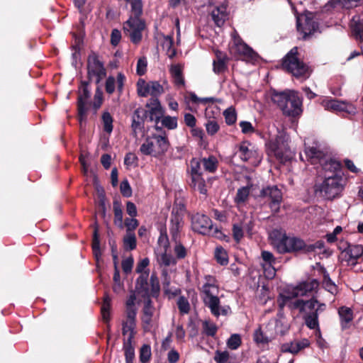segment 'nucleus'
Segmentation results:
<instances>
[{
    "mask_svg": "<svg viewBox=\"0 0 363 363\" xmlns=\"http://www.w3.org/2000/svg\"><path fill=\"white\" fill-rule=\"evenodd\" d=\"M152 138L155 140L156 154L157 155L164 154L169 147V142L165 133L163 135L153 134Z\"/></svg>",
    "mask_w": 363,
    "mask_h": 363,
    "instance_id": "nucleus-24",
    "label": "nucleus"
},
{
    "mask_svg": "<svg viewBox=\"0 0 363 363\" xmlns=\"http://www.w3.org/2000/svg\"><path fill=\"white\" fill-rule=\"evenodd\" d=\"M169 71L172 77L174 78V84L177 86H184L185 82L181 66L179 65H172Z\"/></svg>",
    "mask_w": 363,
    "mask_h": 363,
    "instance_id": "nucleus-37",
    "label": "nucleus"
},
{
    "mask_svg": "<svg viewBox=\"0 0 363 363\" xmlns=\"http://www.w3.org/2000/svg\"><path fill=\"white\" fill-rule=\"evenodd\" d=\"M162 125L168 130H174L177 128V118L170 116H163L160 119Z\"/></svg>",
    "mask_w": 363,
    "mask_h": 363,
    "instance_id": "nucleus-51",
    "label": "nucleus"
},
{
    "mask_svg": "<svg viewBox=\"0 0 363 363\" xmlns=\"http://www.w3.org/2000/svg\"><path fill=\"white\" fill-rule=\"evenodd\" d=\"M123 244L126 250H133L136 248L137 242L134 233H128L123 238Z\"/></svg>",
    "mask_w": 363,
    "mask_h": 363,
    "instance_id": "nucleus-52",
    "label": "nucleus"
},
{
    "mask_svg": "<svg viewBox=\"0 0 363 363\" xmlns=\"http://www.w3.org/2000/svg\"><path fill=\"white\" fill-rule=\"evenodd\" d=\"M91 247L93 254L96 257V258H98V257L101 255L100 249V236L99 233V228L96 224L94 226L93 232Z\"/></svg>",
    "mask_w": 363,
    "mask_h": 363,
    "instance_id": "nucleus-38",
    "label": "nucleus"
},
{
    "mask_svg": "<svg viewBox=\"0 0 363 363\" xmlns=\"http://www.w3.org/2000/svg\"><path fill=\"white\" fill-rule=\"evenodd\" d=\"M145 107L147 108V117L149 118V121L155 123H158L160 119L164 114V109L161 105V103L157 98H150L147 101Z\"/></svg>",
    "mask_w": 363,
    "mask_h": 363,
    "instance_id": "nucleus-15",
    "label": "nucleus"
},
{
    "mask_svg": "<svg viewBox=\"0 0 363 363\" xmlns=\"http://www.w3.org/2000/svg\"><path fill=\"white\" fill-rule=\"evenodd\" d=\"M281 67L296 79H306L311 74L309 66L300 59L298 48L296 46L292 48L282 58Z\"/></svg>",
    "mask_w": 363,
    "mask_h": 363,
    "instance_id": "nucleus-5",
    "label": "nucleus"
},
{
    "mask_svg": "<svg viewBox=\"0 0 363 363\" xmlns=\"http://www.w3.org/2000/svg\"><path fill=\"white\" fill-rule=\"evenodd\" d=\"M271 244L279 254L305 253L306 243L296 236H288L280 230H273L270 233Z\"/></svg>",
    "mask_w": 363,
    "mask_h": 363,
    "instance_id": "nucleus-2",
    "label": "nucleus"
},
{
    "mask_svg": "<svg viewBox=\"0 0 363 363\" xmlns=\"http://www.w3.org/2000/svg\"><path fill=\"white\" fill-rule=\"evenodd\" d=\"M177 306L181 314H187L190 311V304L188 299L184 296H180L177 300Z\"/></svg>",
    "mask_w": 363,
    "mask_h": 363,
    "instance_id": "nucleus-55",
    "label": "nucleus"
},
{
    "mask_svg": "<svg viewBox=\"0 0 363 363\" xmlns=\"http://www.w3.org/2000/svg\"><path fill=\"white\" fill-rule=\"evenodd\" d=\"M111 310V298L108 296H106L104 298L103 303L101 308V313L103 321L106 323V330L109 333L111 331V325L109 323L111 320L110 315Z\"/></svg>",
    "mask_w": 363,
    "mask_h": 363,
    "instance_id": "nucleus-27",
    "label": "nucleus"
},
{
    "mask_svg": "<svg viewBox=\"0 0 363 363\" xmlns=\"http://www.w3.org/2000/svg\"><path fill=\"white\" fill-rule=\"evenodd\" d=\"M231 52L235 57L239 59L254 60L257 53L247 45L240 37L234 40V45L231 47Z\"/></svg>",
    "mask_w": 363,
    "mask_h": 363,
    "instance_id": "nucleus-13",
    "label": "nucleus"
},
{
    "mask_svg": "<svg viewBox=\"0 0 363 363\" xmlns=\"http://www.w3.org/2000/svg\"><path fill=\"white\" fill-rule=\"evenodd\" d=\"M147 62L145 57H140L137 62L136 72L139 76H143L146 73Z\"/></svg>",
    "mask_w": 363,
    "mask_h": 363,
    "instance_id": "nucleus-64",
    "label": "nucleus"
},
{
    "mask_svg": "<svg viewBox=\"0 0 363 363\" xmlns=\"http://www.w3.org/2000/svg\"><path fill=\"white\" fill-rule=\"evenodd\" d=\"M162 286L164 294L167 295L169 299L178 296L182 292L181 289L179 288L175 289L174 291H172L170 289V280L169 278L167 277L164 279L162 283Z\"/></svg>",
    "mask_w": 363,
    "mask_h": 363,
    "instance_id": "nucleus-49",
    "label": "nucleus"
},
{
    "mask_svg": "<svg viewBox=\"0 0 363 363\" xmlns=\"http://www.w3.org/2000/svg\"><path fill=\"white\" fill-rule=\"evenodd\" d=\"M150 269L144 272L136 279L135 292L140 297H148L150 293V281H148Z\"/></svg>",
    "mask_w": 363,
    "mask_h": 363,
    "instance_id": "nucleus-17",
    "label": "nucleus"
},
{
    "mask_svg": "<svg viewBox=\"0 0 363 363\" xmlns=\"http://www.w3.org/2000/svg\"><path fill=\"white\" fill-rule=\"evenodd\" d=\"M214 257L216 262L222 266H225L228 264V253L221 246L216 248Z\"/></svg>",
    "mask_w": 363,
    "mask_h": 363,
    "instance_id": "nucleus-41",
    "label": "nucleus"
},
{
    "mask_svg": "<svg viewBox=\"0 0 363 363\" xmlns=\"http://www.w3.org/2000/svg\"><path fill=\"white\" fill-rule=\"evenodd\" d=\"M346 182V179L341 176H324L321 182H315V194L325 200L333 201L342 196Z\"/></svg>",
    "mask_w": 363,
    "mask_h": 363,
    "instance_id": "nucleus-4",
    "label": "nucleus"
},
{
    "mask_svg": "<svg viewBox=\"0 0 363 363\" xmlns=\"http://www.w3.org/2000/svg\"><path fill=\"white\" fill-rule=\"evenodd\" d=\"M175 245L174 247V252L175 255L176 259H184L188 254L187 249L184 246V245L181 242L180 239L177 241H174Z\"/></svg>",
    "mask_w": 363,
    "mask_h": 363,
    "instance_id": "nucleus-44",
    "label": "nucleus"
},
{
    "mask_svg": "<svg viewBox=\"0 0 363 363\" xmlns=\"http://www.w3.org/2000/svg\"><path fill=\"white\" fill-rule=\"evenodd\" d=\"M338 314L340 318V325L342 330H345L350 327V322L353 320V311L350 308L341 306L338 309Z\"/></svg>",
    "mask_w": 363,
    "mask_h": 363,
    "instance_id": "nucleus-25",
    "label": "nucleus"
},
{
    "mask_svg": "<svg viewBox=\"0 0 363 363\" xmlns=\"http://www.w3.org/2000/svg\"><path fill=\"white\" fill-rule=\"evenodd\" d=\"M288 306L291 310H298L300 313L305 312V301L303 299L290 301Z\"/></svg>",
    "mask_w": 363,
    "mask_h": 363,
    "instance_id": "nucleus-63",
    "label": "nucleus"
},
{
    "mask_svg": "<svg viewBox=\"0 0 363 363\" xmlns=\"http://www.w3.org/2000/svg\"><path fill=\"white\" fill-rule=\"evenodd\" d=\"M184 226V218L180 217H170L169 233L172 241H177L180 239V232Z\"/></svg>",
    "mask_w": 363,
    "mask_h": 363,
    "instance_id": "nucleus-23",
    "label": "nucleus"
},
{
    "mask_svg": "<svg viewBox=\"0 0 363 363\" xmlns=\"http://www.w3.org/2000/svg\"><path fill=\"white\" fill-rule=\"evenodd\" d=\"M160 292V285L159 279L156 273H152L150 276V293L148 294V297H142L144 298V306L149 308H155L150 297L157 298Z\"/></svg>",
    "mask_w": 363,
    "mask_h": 363,
    "instance_id": "nucleus-19",
    "label": "nucleus"
},
{
    "mask_svg": "<svg viewBox=\"0 0 363 363\" xmlns=\"http://www.w3.org/2000/svg\"><path fill=\"white\" fill-rule=\"evenodd\" d=\"M347 247L342 251L340 257L342 261L351 262V265H356L357 259L363 255V246L361 245H351L346 243Z\"/></svg>",
    "mask_w": 363,
    "mask_h": 363,
    "instance_id": "nucleus-16",
    "label": "nucleus"
},
{
    "mask_svg": "<svg viewBox=\"0 0 363 363\" xmlns=\"http://www.w3.org/2000/svg\"><path fill=\"white\" fill-rule=\"evenodd\" d=\"M212 20L218 27H221L228 18L225 7H216L211 13Z\"/></svg>",
    "mask_w": 363,
    "mask_h": 363,
    "instance_id": "nucleus-28",
    "label": "nucleus"
},
{
    "mask_svg": "<svg viewBox=\"0 0 363 363\" xmlns=\"http://www.w3.org/2000/svg\"><path fill=\"white\" fill-rule=\"evenodd\" d=\"M185 211L186 206L184 203L182 201H178L176 200L172 207L171 216L184 218Z\"/></svg>",
    "mask_w": 363,
    "mask_h": 363,
    "instance_id": "nucleus-47",
    "label": "nucleus"
},
{
    "mask_svg": "<svg viewBox=\"0 0 363 363\" xmlns=\"http://www.w3.org/2000/svg\"><path fill=\"white\" fill-rule=\"evenodd\" d=\"M101 120L103 123L104 130L106 133L111 134L113 129V118L112 116L109 112L104 111L101 116Z\"/></svg>",
    "mask_w": 363,
    "mask_h": 363,
    "instance_id": "nucleus-42",
    "label": "nucleus"
},
{
    "mask_svg": "<svg viewBox=\"0 0 363 363\" xmlns=\"http://www.w3.org/2000/svg\"><path fill=\"white\" fill-rule=\"evenodd\" d=\"M228 57L225 55H222L220 52L216 53V59L213 62V69L216 74H220L228 69Z\"/></svg>",
    "mask_w": 363,
    "mask_h": 363,
    "instance_id": "nucleus-26",
    "label": "nucleus"
},
{
    "mask_svg": "<svg viewBox=\"0 0 363 363\" xmlns=\"http://www.w3.org/2000/svg\"><path fill=\"white\" fill-rule=\"evenodd\" d=\"M244 229H247L248 231L251 230V228L249 226V224H246L242 221H240L233 224V237L237 243H239L244 237Z\"/></svg>",
    "mask_w": 363,
    "mask_h": 363,
    "instance_id": "nucleus-29",
    "label": "nucleus"
},
{
    "mask_svg": "<svg viewBox=\"0 0 363 363\" xmlns=\"http://www.w3.org/2000/svg\"><path fill=\"white\" fill-rule=\"evenodd\" d=\"M106 75L104 64L99 60V55L91 51L87 58V76L89 81L92 77H96V83L99 84Z\"/></svg>",
    "mask_w": 363,
    "mask_h": 363,
    "instance_id": "nucleus-10",
    "label": "nucleus"
},
{
    "mask_svg": "<svg viewBox=\"0 0 363 363\" xmlns=\"http://www.w3.org/2000/svg\"><path fill=\"white\" fill-rule=\"evenodd\" d=\"M136 86L139 96L146 97L150 94V82H146L144 79H139Z\"/></svg>",
    "mask_w": 363,
    "mask_h": 363,
    "instance_id": "nucleus-46",
    "label": "nucleus"
},
{
    "mask_svg": "<svg viewBox=\"0 0 363 363\" xmlns=\"http://www.w3.org/2000/svg\"><path fill=\"white\" fill-rule=\"evenodd\" d=\"M203 301L205 305L210 308L211 313L214 316L218 317L220 315V299L217 296H211L208 299L203 298Z\"/></svg>",
    "mask_w": 363,
    "mask_h": 363,
    "instance_id": "nucleus-36",
    "label": "nucleus"
},
{
    "mask_svg": "<svg viewBox=\"0 0 363 363\" xmlns=\"http://www.w3.org/2000/svg\"><path fill=\"white\" fill-rule=\"evenodd\" d=\"M283 147L280 145L279 142L276 140L270 143V150L274 154L277 160L281 163H285L291 160V152L289 148L286 147L283 143Z\"/></svg>",
    "mask_w": 363,
    "mask_h": 363,
    "instance_id": "nucleus-20",
    "label": "nucleus"
},
{
    "mask_svg": "<svg viewBox=\"0 0 363 363\" xmlns=\"http://www.w3.org/2000/svg\"><path fill=\"white\" fill-rule=\"evenodd\" d=\"M133 341L130 340V339L123 340V349L124 350L125 363H133L135 349L133 345Z\"/></svg>",
    "mask_w": 363,
    "mask_h": 363,
    "instance_id": "nucleus-32",
    "label": "nucleus"
},
{
    "mask_svg": "<svg viewBox=\"0 0 363 363\" xmlns=\"http://www.w3.org/2000/svg\"><path fill=\"white\" fill-rule=\"evenodd\" d=\"M319 286V281L313 279L311 280L303 281L298 283L296 286H294L291 292V296H283V303H280L279 306L283 308L284 304H286L288 301H289L292 298H296L298 296H303L308 295V294L311 293L313 291H316Z\"/></svg>",
    "mask_w": 363,
    "mask_h": 363,
    "instance_id": "nucleus-11",
    "label": "nucleus"
},
{
    "mask_svg": "<svg viewBox=\"0 0 363 363\" xmlns=\"http://www.w3.org/2000/svg\"><path fill=\"white\" fill-rule=\"evenodd\" d=\"M113 208L114 213L113 223L118 228H123V210L121 202L117 200H114L113 202Z\"/></svg>",
    "mask_w": 363,
    "mask_h": 363,
    "instance_id": "nucleus-35",
    "label": "nucleus"
},
{
    "mask_svg": "<svg viewBox=\"0 0 363 363\" xmlns=\"http://www.w3.org/2000/svg\"><path fill=\"white\" fill-rule=\"evenodd\" d=\"M206 130L207 133L213 136L215 134H216L218 130H220V125L218 123V122L213 119V120H208V121L205 124Z\"/></svg>",
    "mask_w": 363,
    "mask_h": 363,
    "instance_id": "nucleus-59",
    "label": "nucleus"
},
{
    "mask_svg": "<svg viewBox=\"0 0 363 363\" xmlns=\"http://www.w3.org/2000/svg\"><path fill=\"white\" fill-rule=\"evenodd\" d=\"M310 346V342L304 338L301 341L294 340L290 342H286L281 345V351L284 353L298 354L300 351Z\"/></svg>",
    "mask_w": 363,
    "mask_h": 363,
    "instance_id": "nucleus-21",
    "label": "nucleus"
},
{
    "mask_svg": "<svg viewBox=\"0 0 363 363\" xmlns=\"http://www.w3.org/2000/svg\"><path fill=\"white\" fill-rule=\"evenodd\" d=\"M296 30L303 40H308L319 30V23L314 19V13L306 11L296 17Z\"/></svg>",
    "mask_w": 363,
    "mask_h": 363,
    "instance_id": "nucleus-6",
    "label": "nucleus"
},
{
    "mask_svg": "<svg viewBox=\"0 0 363 363\" xmlns=\"http://www.w3.org/2000/svg\"><path fill=\"white\" fill-rule=\"evenodd\" d=\"M225 121L227 125H232L235 123L237 121V113L235 108L230 106L223 111Z\"/></svg>",
    "mask_w": 363,
    "mask_h": 363,
    "instance_id": "nucleus-48",
    "label": "nucleus"
},
{
    "mask_svg": "<svg viewBox=\"0 0 363 363\" xmlns=\"http://www.w3.org/2000/svg\"><path fill=\"white\" fill-rule=\"evenodd\" d=\"M137 313L134 311H128L125 313V318L122 320V335L125 336L128 335L127 339L133 340L137 333Z\"/></svg>",
    "mask_w": 363,
    "mask_h": 363,
    "instance_id": "nucleus-14",
    "label": "nucleus"
},
{
    "mask_svg": "<svg viewBox=\"0 0 363 363\" xmlns=\"http://www.w3.org/2000/svg\"><path fill=\"white\" fill-rule=\"evenodd\" d=\"M213 359L216 363H230V354L226 350L220 351L217 350L215 352Z\"/></svg>",
    "mask_w": 363,
    "mask_h": 363,
    "instance_id": "nucleus-56",
    "label": "nucleus"
},
{
    "mask_svg": "<svg viewBox=\"0 0 363 363\" xmlns=\"http://www.w3.org/2000/svg\"><path fill=\"white\" fill-rule=\"evenodd\" d=\"M201 160L198 158H192L190 160V169L187 171L189 175H196L203 174L201 168Z\"/></svg>",
    "mask_w": 363,
    "mask_h": 363,
    "instance_id": "nucleus-53",
    "label": "nucleus"
},
{
    "mask_svg": "<svg viewBox=\"0 0 363 363\" xmlns=\"http://www.w3.org/2000/svg\"><path fill=\"white\" fill-rule=\"evenodd\" d=\"M131 13L130 17L140 18L143 14V1L142 0H130Z\"/></svg>",
    "mask_w": 363,
    "mask_h": 363,
    "instance_id": "nucleus-50",
    "label": "nucleus"
},
{
    "mask_svg": "<svg viewBox=\"0 0 363 363\" xmlns=\"http://www.w3.org/2000/svg\"><path fill=\"white\" fill-rule=\"evenodd\" d=\"M123 225L126 227L127 233H133V231L139 225V222L137 219L134 218V217L126 218L125 219Z\"/></svg>",
    "mask_w": 363,
    "mask_h": 363,
    "instance_id": "nucleus-62",
    "label": "nucleus"
},
{
    "mask_svg": "<svg viewBox=\"0 0 363 363\" xmlns=\"http://www.w3.org/2000/svg\"><path fill=\"white\" fill-rule=\"evenodd\" d=\"M164 92V89L157 81L150 82V95L151 98H157Z\"/></svg>",
    "mask_w": 363,
    "mask_h": 363,
    "instance_id": "nucleus-45",
    "label": "nucleus"
},
{
    "mask_svg": "<svg viewBox=\"0 0 363 363\" xmlns=\"http://www.w3.org/2000/svg\"><path fill=\"white\" fill-rule=\"evenodd\" d=\"M145 22L140 18L130 17L123 24L124 33L135 45L139 44L143 38V31L145 28Z\"/></svg>",
    "mask_w": 363,
    "mask_h": 363,
    "instance_id": "nucleus-8",
    "label": "nucleus"
},
{
    "mask_svg": "<svg viewBox=\"0 0 363 363\" xmlns=\"http://www.w3.org/2000/svg\"><path fill=\"white\" fill-rule=\"evenodd\" d=\"M151 347L150 345H143L140 350L139 359L141 363H147L151 358Z\"/></svg>",
    "mask_w": 363,
    "mask_h": 363,
    "instance_id": "nucleus-54",
    "label": "nucleus"
},
{
    "mask_svg": "<svg viewBox=\"0 0 363 363\" xmlns=\"http://www.w3.org/2000/svg\"><path fill=\"white\" fill-rule=\"evenodd\" d=\"M201 161L206 171L214 173L217 170L218 162L216 157L211 155L208 158L201 159Z\"/></svg>",
    "mask_w": 363,
    "mask_h": 363,
    "instance_id": "nucleus-40",
    "label": "nucleus"
},
{
    "mask_svg": "<svg viewBox=\"0 0 363 363\" xmlns=\"http://www.w3.org/2000/svg\"><path fill=\"white\" fill-rule=\"evenodd\" d=\"M188 184L193 191H198L200 194L204 195L207 194L206 184L203 177V174L189 175Z\"/></svg>",
    "mask_w": 363,
    "mask_h": 363,
    "instance_id": "nucleus-22",
    "label": "nucleus"
},
{
    "mask_svg": "<svg viewBox=\"0 0 363 363\" xmlns=\"http://www.w3.org/2000/svg\"><path fill=\"white\" fill-rule=\"evenodd\" d=\"M90 82L89 80L82 81L78 89L77 105L79 122L85 121L87 117L88 101L91 97Z\"/></svg>",
    "mask_w": 363,
    "mask_h": 363,
    "instance_id": "nucleus-9",
    "label": "nucleus"
},
{
    "mask_svg": "<svg viewBox=\"0 0 363 363\" xmlns=\"http://www.w3.org/2000/svg\"><path fill=\"white\" fill-rule=\"evenodd\" d=\"M140 151L145 155H157L156 154L155 142L150 138H146L145 143L141 145Z\"/></svg>",
    "mask_w": 363,
    "mask_h": 363,
    "instance_id": "nucleus-39",
    "label": "nucleus"
},
{
    "mask_svg": "<svg viewBox=\"0 0 363 363\" xmlns=\"http://www.w3.org/2000/svg\"><path fill=\"white\" fill-rule=\"evenodd\" d=\"M272 100L286 116L296 117L303 111L302 100L295 91L286 90L279 92L273 90Z\"/></svg>",
    "mask_w": 363,
    "mask_h": 363,
    "instance_id": "nucleus-3",
    "label": "nucleus"
},
{
    "mask_svg": "<svg viewBox=\"0 0 363 363\" xmlns=\"http://www.w3.org/2000/svg\"><path fill=\"white\" fill-rule=\"evenodd\" d=\"M307 160L312 164H319L324 171V176L343 177L342 165L341 162L325 154L323 151L315 147H308L305 149Z\"/></svg>",
    "mask_w": 363,
    "mask_h": 363,
    "instance_id": "nucleus-1",
    "label": "nucleus"
},
{
    "mask_svg": "<svg viewBox=\"0 0 363 363\" xmlns=\"http://www.w3.org/2000/svg\"><path fill=\"white\" fill-rule=\"evenodd\" d=\"M239 157L243 162H248L256 159L258 156L257 150L248 140H244L237 145Z\"/></svg>",
    "mask_w": 363,
    "mask_h": 363,
    "instance_id": "nucleus-18",
    "label": "nucleus"
},
{
    "mask_svg": "<svg viewBox=\"0 0 363 363\" xmlns=\"http://www.w3.org/2000/svg\"><path fill=\"white\" fill-rule=\"evenodd\" d=\"M203 333L209 337H214L217 333L218 327L214 323H209L207 321L203 323Z\"/></svg>",
    "mask_w": 363,
    "mask_h": 363,
    "instance_id": "nucleus-61",
    "label": "nucleus"
},
{
    "mask_svg": "<svg viewBox=\"0 0 363 363\" xmlns=\"http://www.w3.org/2000/svg\"><path fill=\"white\" fill-rule=\"evenodd\" d=\"M258 196L267 200L269 207L273 216L279 213L281 204L283 201V196L281 189H279L277 186H267L262 188Z\"/></svg>",
    "mask_w": 363,
    "mask_h": 363,
    "instance_id": "nucleus-7",
    "label": "nucleus"
},
{
    "mask_svg": "<svg viewBox=\"0 0 363 363\" xmlns=\"http://www.w3.org/2000/svg\"><path fill=\"white\" fill-rule=\"evenodd\" d=\"M325 107L333 111H345L346 106L337 100H330L326 102Z\"/></svg>",
    "mask_w": 363,
    "mask_h": 363,
    "instance_id": "nucleus-60",
    "label": "nucleus"
},
{
    "mask_svg": "<svg viewBox=\"0 0 363 363\" xmlns=\"http://www.w3.org/2000/svg\"><path fill=\"white\" fill-rule=\"evenodd\" d=\"M351 26L356 38L363 42V18L359 15H355L352 18Z\"/></svg>",
    "mask_w": 363,
    "mask_h": 363,
    "instance_id": "nucleus-31",
    "label": "nucleus"
},
{
    "mask_svg": "<svg viewBox=\"0 0 363 363\" xmlns=\"http://www.w3.org/2000/svg\"><path fill=\"white\" fill-rule=\"evenodd\" d=\"M241 337L238 334H233L227 340V346L230 350H237L241 345Z\"/></svg>",
    "mask_w": 363,
    "mask_h": 363,
    "instance_id": "nucleus-57",
    "label": "nucleus"
},
{
    "mask_svg": "<svg viewBox=\"0 0 363 363\" xmlns=\"http://www.w3.org/2000/svg\"><path fill=\"white\" fill-rule=\"evenodd\" d=\"M261 257L263 261L269 265L268 267L269 271L268 272V277L273 278L276 274V269L274 267L276 263V259L274 255L269 251L262 250L261 252Z\"/></svg>",
    "mask_w": 363,
    "mask_h": 363,
    "instance_id": "nucleus-30",
    "label": "nucleus"
},
{
    "mask_svg": "<svg viewBox=\"0 0 363 363\" xmlns=\"http://www.w3.org/2000/svg\"><path fill=\"white\" fill-rule=\"evenodd\" d=\"M320 269L323 274V285L324 289L332 294H336L337 292V286L331 280L325 268L321 267Z\"/></svg>",
    "mask_w": 363,
    "mask_h": 363,
    "instance_id": "nucleus-34",
    "label": "nucleus"
},
{
    "mask_svg": "<svg viewBox=\"0 0 363 363\" xmlns=\"http://www.w3.org/2000/svg\"><path fill=\"white\" fill-rule=\"evenodd\" d=\"M306 325L310 329H318L320 333L318 314L316 311L308 312L303 316Z\"/></svg>",
    "mask_w": 363,
    "mask_h": 363,
    "instance_id": "nucleus-33",
    "label": "nucleus"
},
{
    "mask_svg": "<svg viewBox=\"0 0 363 363\" xmlns=\"http://www.w3.org/2000/svg\"><path fill=\"white\" fill-rule=\"evenodd\" d=\"M191 225L193 231L201 235H211L213 231L211 219L203 213H196L191 217Z\"/></svg>",
    "mask_w": 363,
    "mask_h": 363,
    "instance_id": "nucleus-12",
    "label": "nucleus"
},
{
    "mask_svg": "<svg viewBox=\"0 0 363 363\" xmlns=\"http://www.w3.org/2000/svg\"><path fill=\"white\" fill-rule=\"evenodd\" d=\"M104 101V95L102 91L98 87L96 89L94 101L92 103V107L94 109L95 113L101 106Z\"/></svg>",
    "mask_w": 363,
    "mask_h": 363,
    "instance_id": "nucleus-58",
    "label": "nucleus"
},
{
    "mask_svg": "<svg viewBox=\"0 0 363 363\" xmlns=\"http://www.w3.org/2000/svg\"><path fill=\"white\" fill-rule=\"evenodd\" d=\"M250 187L247 186H242L238 189L236 196L235 197V202L237 204H240L245 203L250 195Z\"/></svg>",
    "mask_w": 363,
    "mask_h": 363,
    "instance_id": "nucleus-43",
    "label": "nucleus"
}]
</instances>
